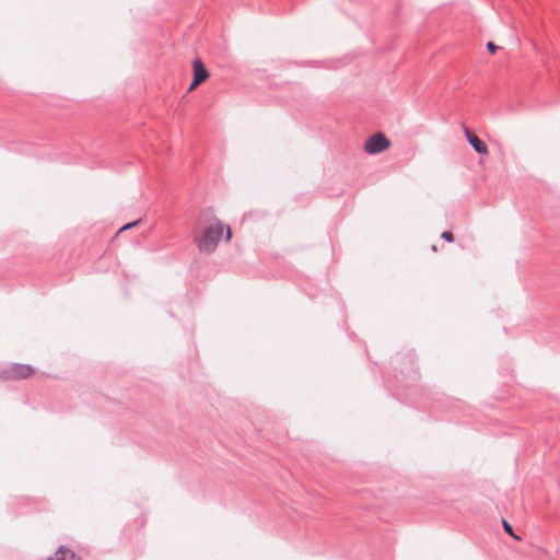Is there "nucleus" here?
Wrapping results in <instances>:
<instances>
[{"label":"nucleus","instance_id":"nucleus-1","mask_svg":"<svg viewBox=\"0 0 560 560\" xmlns=\"http://www.w3.org/2000/svg\"><path fill=\"white\" fill-rule=\"evenodd\" d=\"M202 222V229L198 235L195 236L197 247L202 253H213L218 246V243L226 230V241L229 242L232 237L230 226H225L215 217H205Z\"/></svg>","mask_w":560,"mask_h":560},{"label":"nucleus","instance_id":"nucleus-2","mask_svg":"<svg viewBox=\"0 0 560 560\" xmlns=\"http://www.w3.org/2000/svg\"><path fill=\"white\" fill-rule=\"evenodd\" d=\"M35 374V369L30 364L14 363L3 371L5 380H25Z\"/></svg>","mask_w":560,"mask_h":560},{"label":"nucleus","instance_id":"nucleus-3","mask_svg":"<svg viewBox=\"0 0 560 560\" xmlns=\"http://www.w3.org/2000/svg\"><path fill=\"white\" fill-rule=\"evenodd\" d=\"M389 145V140L383 133H376L366 140L364 150L370 154H376L385 151Z\"/></svg>","mask_w":560,"mask_h":560},{"label":"nucleus","instance_id":"nucleus-4","mask_svg":"<svg viewBox=\"0 0 560 560\" xmlns=\"http://www.w3.org/2000/svg\"><path fill=\"white\" fill-rule=\"evenodd\" d=\"M194 80L188 89L189 92L194 91L198 85L203 83L209 78V72L199 59L192 61Z\"/></svg>","mask_w":560,"mask_h":560},{"label":"nucleus","instance_id":"nucleus-5","mask_svg":"<svg viewBox=\"0 0 560 560\" xmlns=\"http://www.w3.org/2000/svg\"><path fill=\"white\" fill-rule=\"evenodd\" d=\"M465 136L470 145L476 150V152L480 154H488L489 150L487 144L482 140H480L476 135L470 132L468 129H465Z\"/></svg>","mask_w":560,"mask_h":560},{"label":"nucleus","instance_id":"nucleus-6","mask_svg":"<svg viewBox=\"0 0 560 560\" xmlns=\"http://www.w3.org/2000/svg\"><path fill=\"white\" fill-rule=\"evenodd\" d=\"M48 560H80L73 551L68 548L60 547L55 553V558Z\"/></svg>","mask_w":560,"mask_h":560},{"label":"nucleus","instance_id":"nucleus-7","mask_svg":"<svg viewBox=\"0 0 560 560\" xmlns=\"http://www.w3.org/2000/svg\"><path fill=\"white\" fill-rule=\"evenodd\" d=\"M502 524H503V528H504V530H505L510 536H512V537H513L514 539H516V540H521V537L514 534L512 526H511V525H510L505 520H503V521H502Z\"/></svg>","mask_w":560,"mask_h":560},{"label":"nucleus","instance_id":"nucleus-8","mask_svg":"<svg viewBox=\"0 0 560 560\" xmlns=\"http://www.w3.org/2000/svg\"><path fill=\"white\" fill-rule=\"evenodd\" d=\"M441 237L445 240L446 242H453L454 241V234L450 231H445L442 233Z\"/></svg>","mask_w":560,"mask_h":560},{"label":"nucleus","instance_id":"nucleus-9","mask_svg":"<svg viewBox=\"0 0 560 560\" xmlns=\"http://www.w3.org/2000/svg\"><path fill=\"white\" fill-rule=\"evenodd\" d=\"M138 223H139V221H133V222L127 223V224H125L122 228H120V230L118 231V233H121V232H124V231H126V230H129V229H131V228H135V226H137V225H138Z\"/></svg>","mask_w":560,"mask_h":560},{"label":"nucleus","instance_id":"nucleus-10","mask_svg":"<svg viewBox=\"0 0 560 560\" xmlns=\"http://www.w3.org/2000/svg\"><path fill=\"white\" fill-rule=\"evenodd\" d=\"M487 48L491 54H495V51L498 50V47L492 42H489L487 44Z\"/></svg>","mask_w":560,"mask_h":560},{"label":"nucleus","instance_id":"nucleus-11","mask_svg":"<svg viewBox=\"0 0 560 560\" xmlns=\"http://www.w3.org/2000/svg\"><path fill=\"white\" fill-rule=\"evenodd\" d=\"M432 250H433V252H438V247H436V245H433V246H432Z\"/></svg>","mask_w":560,"mask_h":560}]
</instances>
